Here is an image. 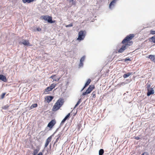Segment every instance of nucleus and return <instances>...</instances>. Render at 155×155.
Returning <instances> with one entry per match:
<instances>
[{
    "label": "nucleus",
    "instance_id": "obj_39",
    "mask_svg": "<svg viewBox=\"0 0 155 155\" xmlns=\"http://www.w3.org/2000/svg\"><path fill=\"white\" fill-rule=\"evenodd\" d=\"M78 129H80V128L81 127V125L80 124L78 125Z\"/></svg>",
    "mask_w": 155,
    "mask_h": 155
},
{
    "label": "nucleus",
    "instance_id": "obj_1",
    "mask_svg": "<svg viewBox=\"0 0 155 155\" xmlns=\"http://www.w3.org/2000/svg\"><path fill=\"white\" fill-rule=\"evenodd\" d=\"M135 36L134 34H130L127 36L122 41L121 43L123 44L121 48L118 50H117L116 53H122L129 46L131 45L133 42L131 40Z\"/></svg>",
    "mask_w": 155,
    "mask_h": 155
},
{
    "label": "nucleus",
    "instance_id": "obj_13",
    "mask_svg": "<svg viewBox=\"0 0 155 155\" xmlns=\"http://www.w3.org/2000/svg\"><path fill=\"white\" fill-rule=\"evenodd\" d=\"M147 58H149L151 61H153L155 58V55H150L148 56L147 57Z\"/></svg>",
    "mask_w": 155,
    "mask_h": 155
},
{
    "label": "nucleus",
    "instance_id": "obj_2",
    "mask_svg": "<svg viewBox=\"0 0 155 155\" xmlns=\"http://www.w3.org/2000/svg\"><path fill=\"white\" fill-rule=\"evenodd\" d=\"M64 103V99L62 98H60L53 106L52 110L54 111L58 110L63 105Z\"/></svg>",
    "mask_w": 155,
    "mask_h": 155
},
{
    "label": "nucleus",
    "instance_id": "obj_16",
    "mask_svg": "<svg viewBox=\"0 0 155 155\" xmlns=\"http://www.w3.org/2000/svg\"><path fill=\"white\" fill-rule=\"evenodd\" d=\"M52 90L50 87H48L45 89V94L48 93L49 91H51Z\"/></svg>",
    "mask_w": 155,
    "mask_h": 155
},
{
    "label": "nucleus",
    "instance_id": "obj_21",
    "mask_svg": "<svg viewBox=\"0 0 155 155\" xmlns=\"http://www.w3.org/2000/svg\"><path fill=\"white\" fill-rule=\"evenodd\" d=\"M56 86V84H54V83H53L51 84L50 87L52 89H53V88H54Z\"/></svg>",
    "mask_w": 155,
    "mask_h": 155
},
{
    "label": "nucleus",
    "instance_id": "obj_9",
    "mask_svg": "<svg viewBox=\"0 0 155 155\" xmlns=\"http://www.w3.org/2000/svg\"><path fill=\"white\" fill-rule=\"evenodd\" d=\"M117 0H113L110 4L109 7L110 8H111L113 7H114L116 4Z\"/></svg>",
    "mask_w": 155,
    "mask_h": 155
},
{
    "label": "nucleus",
    "instance_id": "obj_33",
    "mask_svg": "<svg viewBox=\"0 0 155 155\" xmlns=\"http://www.w3.org/2000/svg\"><path fill=\"white\" fill-rule=\"evenodd\" d=\"M131 61V60H130V59L129 58H126L125 59V61Z\"/></svg>",
    "mask_w": 155,
    "mask_h": 155
},
{
    "label": "nucleus",
    "instance_id": "obj_32",
    "mask_svg": "<svg viewBox=\"0 0 155 155\" xmlns=\"http://www.w3.org/2000/svg\"><path fill=\"white\" fill-rule=\"evenodd\" d=\"M66 120L65 118H64L61 121V123H64Z\"/></svg>",
    "mask_w": 155,
    "mask_h": 155
},
{
    "label": "nucleus",
    "instance_id": "obj_4",
    "mask_svg": "<svg viewBox=\"0 0 155 155\" xmlns=\"http://www.w3.org/2000/svg\"><path fill=\"white\" fill-rule=\"evenodd\" d=\"M43 19L47 21L50 23H54L55 21V20L52 21V17L49 16H42Z\"/></svg>",
    "mask_w": 155,
    "mask_h": 155
},
{
    "label": "nucleus",
    "instance_id": "obj_27",
    "mask_svg": "<svg viewBox=\"0 0 155 155\" xmlns=\"http://www.w3.org/2000/svg\"><path fill=\"white\" fill-rule=\"evenodd\" d=\"M85 59V57L84 56H83L81 59L80 62H83Z\"/></svg>",
    "mask_w": 155,
    "mask_h": 155
},
{
    "label": "nucleus",
    "instance_id": "obj_40",
    "mask_svg": "<svg viewBox=\"0 0 155 155\" xmlns=\"http://www.w3.org/2000/svg\"><path fill=\"white\" fill-rule=\"evenodd\" d=\"M72 2V4L73 5H75L76 4V3L75 2H74L73 1Z\"/></svg>",
    "mask_w": 155,
    "mask_h": 155
},
{
    "label": "nucleus",
    "instance_id": "obj_11",
    "mask_svg": "<svg viewBox=\"0 0 155 155\" xmlns=\"http://www.w3.org/2000/svg\"><path fill=\"white\" fill-rule=\"evenodd\" d=\"M54 97L52 96H47L45 98V99L47 100L48 103H49L53 99Z\"/></svg>",
    "mask_w": 155,
    "mask_h": 155
},
{
    "label": "nucleus",
    "instance_id": "obj_23",
    "mask_svg": "<svg viewBox=\"0 0 155 155\" xmlns=\"http://www.w3.org/2000/svg\"><path fill=\"white\" fill-rule=\"evenodd\" d=\"M81 99H80L78 102H77L76 104L75 105L74 108H75L76 107L81 103Z\"/></svg>",
    "mask_w": 155,
    "mask_h": 155
},
{
    "label": "nucleus",
    "instance_id": "obj_28",
    "mask_svg": "<svg viewBox=\"0 0 155 155\" xmlns=\"http://www.w3.org/2000/svg\"><path fill=\"white\" fill-rule=\"evenodd\" d=\"M150 33L151 34L155 35V31L151 30L150 31Z\"/></svg>",
    "mask_w": 155,
    "mask_h": 155
},
{
    "label": "nucleus",
    "instance_id": "obj_24",
    "mask_svg": "<svg viewBox=\"0 0 155 155\" xmlns=\"http://www.w3.org/2000/svg\"><path fill=\"white\" fill-rule=\"evenodd\" d=\"M151 40V41L155 43V36H153L151 37L150 38Z\"/></svg>",
    "mask_w": 155,
    "mask_h": 155
},
{
    "label": "nucleus",
    "instance_id": "obj_5",
    "mask_svg": "<svg viewBox=\"0 0 155 155\" xmlns=\"http://www.w3.org/2000/svg\"><path fill=\"white\" fill-rule=\"evenodd\" d=\"M19 44L21 45H24L27 46H31L32 45L29 42V40L26 39H23L22 41H20Z\"/></svg>",
    "mask_w": 155,
    "mask_h": 155
},
{
    "label": "nucleus",
    "instance_id": "obj_30",
    "mask_svg": "<svg viewBox=\"0 0 155 155\" xmlns=\"http://www.w3.org/2000/svg\"><path fill=\"white\" fill-rule=\"evenodd\" d=\"M70 114L69 113L68 115L64 117V118L67 120L70 116Z\"/></svg>",
    "mask_w": 155,
    "mask_h": 155
},
{
    "label": "nucleus",
    "instance_id": "obj_29",
    "mask_svg": "<svg viewBox=\"0 0 155 155\" xmlns=\"http://www.w3.org/2000/svg\"><path fill=\"white\" fill-rule=\"evenodd\" d=\"M73 24L72 23H71L70 24H69L68 25H67L65 26L66 27V28L68 27H71L73 26Z\"/></svg>",
    "mask_w": 155,
    "mask_h": 155
},
{
    "label": "nucleus",
    "instance_id": "obj_25",
    "mask_svg": "<svg viewBox=\"0 0 155 155\" xmlns=\"http://www.w3.org/2000/svg\"><path fill=\"white\" fill-rule=\"evenodd\" d=\"M5 94H6V93H3L2 94V95L1 96V99H3L4 98Z\"/></svg>",
    "mask_w": 155,
    "mask_h": 155
},
{
    "label": "nucleus",
    "instance_id": "obj_31",
    "mask_svg": "<svg viewBox=\"0 0 155 155\" xmlns=\"http://www.w3.org/2000/svg\"><path fill=\"white\" fill-rule=\"evenodd\" d=\"M36 30L38 31H41V29L39 27H38L36 28Z\"/></svg>",
    "mask_w": 155,
    "mask_h": 155
},
{
    "label": "nucleus",
    "instance_id": "obj_38",
    "mask_svg": "<svg viewBox=\"0 0 155 155\" xmlns=\"http://www.w3.org/2000/svg\"><path fill=\"white\" fill-rule=\"evenodd\" d=\"M42 153L41 152H39L37 155H42Z\"/></svg>",
    "mask_w": 155,
    "mask_h": 155
},
{
    "label": "nucleus",
    "instance_id": "obj_34",
    "mask_svg": "<svg viewBox=\"0 0 155 155\" xmlns=\"http://www.w3.org/2000/svg\"><path fill=\"white\" fill-rule=\"evenodd\" d=\"M141 155H149V154L145 152L142 154Z\"/></svg>",
    "mask_w": 155,
    "mask_h": 155
},
{
    "label": "nucleus",
    "instance_id": "obj_20",
    "mask_svg": "<svg viewBox=\"0 0 155 155\" xmlns=\"http://www.w3.org/2000/svg\"><path fill=\"white\" fill-rule=\"evenodd\" d=\"M104 153V150L103 149H101L99 152V155H102Z\"/></svg>",
    "mask_w": 155,
    "mask_h": 155
},
{
    "label": "nucleus",
    "instance_id": "obj_15",
    "mask_svg": "<svg viewBox=\"0 0 155 155\" xmlns=\"http://www.w3.org/2000/svg\"><path fill=\"white\" fill-rule=\"evenodd\" d=\"M39 150L40 149L39 148L34 149L33 152V155H36L39 151Z\"/></svg>",
    "mask_w": 155,
    "mask_h": 155
},
{
    "label": "nucleus",
    "instance_id": "obj_36",
    "mask_svg": "<svg viewBox=\"0 0 155 155\" xmlns=\"http://www.w3.org/2000/svg\"><path fill=\"white\" fill-rule=\"evenodd\" d=\"M83 65V62H80V64L79 66H82Z\"/></svg>",
    "mask_w": 155,
    "mask_h": 155
},
{
    "label": "nucleus",
    "instance_id": "obj_37",
    "mask_svg": "<svg viewBox=\"0 0 155 155\" xmlns=\"http://www.w3.org/2000/svg\"><path fill=\"white\" fill-rule=\"evenodd\" d=\"M56 76V75H53L52 76H51V77H50V78H51L52 79H53V78L54 77H55Z\"/></svg>",
    "mask_w": 155,
    "mask_h": 155
},
{
    "label": "nucleus",
    "instance_id": "obj_35",
    "mask_svg": "<svg viewBox=\"0 0 155 155\" xmlns=\"http://www.w3.org/2000/svg\"><path fill=\"white\" fill-rule=\"evenodd\" d=\"M135 138L137 140H139L140 139V138L138 137H135Z\"/></svg>",
    "mask_w": 155,
    "mask_h": 155
},
{
    "label": "nucleus",
    "instance_id": "obj_19",
    "mask_svg": "<svg viewBox=\"0 0 155 155\" xmlns=\"http://www.w3.org/2000/svg\"><path fill=\"white\" fill-rule=\"evenodd\" d=\"M131 74V73H128L127 74H124L123 75V77L124 78H127V77H129V76H130Z\"/></svg>",
    "mask_w": 155,
    "mask_h": 155
},
{
    "label": "nucleus",
    "instance_id": "obj_8",
    "mask_svg": "<svg viewBox=\"0 0 155 155\" xmlns=\"http://www.w3.org/2000/svg\"><path fill=\"white\" fill-rule=\"evenodd\" d=\"M53 135L54 134L51 135L46 139V142L45 145V147H46L48 145L49 143L51 141L52 137Z\"/></svg>",
    "mask_w": 155,
    "mask_h": 155
},
{
    "label": "nucleus",
    "instance_id": "obj_17",
    "mask_svg": "<svg viewBox=\"0 0 155 155\" xmlns=\"http://www.w3.org/2000/svg\"><path fill=\"white\" fill-rule=\"evenodd\" d=\"M61 134H59L57 136V137L54 143V144H55L57 142H58V140L61 137Z\"/></svg>",
    "mask_w": 155,
    "mask_h": 155
},
{
    "label": "nucleus",
    "instance_id": "obj_14",
    "mask_svg": "<svg viewBox=\"0 0 155 155\" xmlns=\"http://www.w3.org/2000/svg\"><path fill=\"white\" fill-rule=\"evenodd\" d=\"M91 82V80L90 79H88L84 87L82 89V90H83L86 87H87L90 83Z\"/></svg>",
    "mask_w": 155,
    "mask_h": 155
},
{
    "label": "nucleus",
    "instance_id": "obj_7",
    "mask_svg": "<svg viewBox=\"0 0 155 155\" xmlns=\"http://www.w3.org/2000/svg\"><path fill=\"white\" fill-rule=\"evenodd\" d=\"M56 122L54 119L52 120L48 124L47 127L51 129L55 125Z\"/></svg>",
    "mask_w": 155,
    "mask_h": 155
},
{
    "label": "nucleus",
    "instance_id": "obj_10",
    "mask_svg": "<svg viewBox=\"0 0 155 155\" xmlns=\"http://www.w3.org/2000/svg\"><path fill=\"white\" fill-rule=\"evenodd\" d=\"M154 93V91L152 88H151L150 90L148 89L147 92V96H149L151 94H153Z\"/></svg>",
    "mask_w": 155,
    "mask_h": 155
},
{
    "label": "nucleus",
    "instance_id": "obj_18",
    "mask_svg": "<svg viewBox=\"0 0 155 155\" xmlns=\"http://www.w3.org/2000/svg\"><path fill=\"white\" fill-rule=\"evenodd\" d=\"M38 106V104H32L31 106L30 107V108L31 109H33L34 108H35L37 107Z\"/></svg>",
    "mask_w": 155,
    "mask_h": 155
},
{
    "label": "nucleus",
    "instance_id": "obj_12",
    "mask_svg": "<svg viewBox=\"0 0 155 155\" xmlns=\"http://www.w3.org/2000/svg\"><path fill=\"white\" fill-rule=\"evenodd\" d=\"M0 80H2L3 81L6 82L7 81V79L5 76L2 74H0Z\"/></svg>",
    "mask_w": 155,
    "mask_h": 155
},
{
    "label": "nucleus",
    "instance_id": "obj_41",
    "mask_svg": "<svg viewBox=\"0 0 155 155\" xmlns=\"http://www.w3.org/2000/svg\"><path fill=\"white\" fill-rule=\"evenodd\" d=\"M152 61L154 62V63L155 64V58L154 59L153 61Z\"/></svg>",
    "mask_w": 155,
    "mask_h": 155
},
{
    "label": "nucleus",
    "instance_id": "obj_26",
    "mask_svg": "<svg viewBox=\"0 0 155 155\" xmlns=\"http://www.w3.org/2000/svg\"><path fill=\"white\" fill-rule=\"evenodd\" d=\"M91 95L93 98H95L96 97V92L95 91H93L92 92Z\"/></svg>",
    "mask_w": 155,
    "mask_h": 155
},
{
    "label": "nucleus",
    "instance_id": "obj_6",
    "mask_svg": "<svg viewBox=\"0 0 155 155\" xmlns=\"http://www.w3.org/2000/svg\"><path fill=\"white\" fill-rule=\"evenodd\" d=\"M94 86H90L88 89L87 90L86 92L83 93L82 95H85L86 94H89L94 88Z\"/></svg>",
    "mask_w": 155,
    "mask_h": 155
},
{
    "label": "nucleus",
    "instance_id": "obj_22",
    "mask_svg": "<svg viewBox=\"0 0 155 155\" xmlns=\"http://www.w3.org/2000/svg\"><path fill=\"white\" fill-rule=\"evenodd\" d=\"M9 107V106L7 104L6 105L4 106H3L2 107V108L3 109L6 110L8 109V108Z\"/></svg>",
    "mask_w": 155,
    "mask_h": 155
},
{
    "label": "nucleus",
    "instance_id": "obj_3",
    "mask_svg": "<svg viewBox=\"0 0 155 155\" xmlns=\"http://www.w3.org/2000/svg\"><path fill=\"white\" fill-rule=\"evenodd\" d=\"M85 36V31H80L78 33V38L77 40L81 41L83 40Z\"/></svg>",
    "mask_w": 155,
    "mask_h": 155
},
{
    "label": "nucleus",
    "instance_id": "obj_42",
    "mask_svg": "<svg viewBox=\"0 0 155 155\" xmlns=\"http://www.w3.org/2000/svg\"><path fill=\"white\" fill-rule=\"evenodd\" d=\"M54 81H56V80H54Z\"/></svg>",
    "mask_w": 155,
    "mask_h": 155
}]
</instances>
